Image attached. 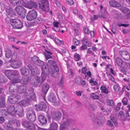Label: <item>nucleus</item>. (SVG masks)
Returning a JSON list of instances; mask_svg holds the SVG:
<instances>
[{
	"label": "nucleus",
	"mask_w": 130,
	"mask_h": 130,
	"mask_svg": "<svg viewBox=\"0 0 130 130\" xmlns=\"http://www.w3.org/2000/svg\"><path fill=\"white\" fill-rule=\"evenodd\" d=\"M59 24V22H53V26L55 27H56L57 28L59 26L58 25V24Z\"/></svg>",
	"instance_id": "nucleus-61"
},
{
	"label": "nucleus",
	"mask_w": 130,
	"mask_h": 130,
	"mask_svg": "<svg viewBox=\"0 0 130 130\" xmlns=\"http://www.w3.org/2000/svg\"><path fill=\"white\" fill-rule=\"evenodd\" d=\"M109 3L110 6L113 7H117L121 6V5L119 3L113 0L110 1Z\"/></svg>",
	"instance_id": "nucleus-25"
},
{
	"label": "nucleus",
	"mask_w": 130,
	"mask_h": 130,
	"mask_svg": "<svg viewBox=\"0 0 130 130\" xmlns=\"http://www.w3.org/2000/svg\"><path fill=\"white\" fill-rule=\"evenodd\" d=\"M61 123L60 127V130H68V126L73 122V120L66 115H63L61 121Z\"/></svg>",
	"instance_id": "nucleus-1"
},
{
	"label": "nucleus",
	"mask_w": 130,
	"mask_h": 130,
	"mask_svg": "<svg viewBox=\"0 0 130 130\" xmlns=\"http://www.w3.org/2000/svg\"><path fill=\"white\" fill-rule=\"evenodd\" d=\"M27 128L28 130H35V127L34 124L31 123Z\"/></svg>",
	"instance_id": "nucleus-43"
},
{
	"label": "nucleus",
	"mask_w": 130,
	"mask_h": 130,
	"mask_svg": "<svg viewBox=\"0 0 130 130\" xmlns=\"http://www.w3.org/2000/svg\"><path fill=\"white\" fill-rule=\"evenodd\" d=\"M90 96L94 99H98L99 98V96L95 94L94 93H91V94Z\"/></svg>",
	"instance_id": "nucleus-47"
},
{
	"label": "nucleus",
	"mask_w": 130,
	"mask_h": 130,
	"mask_svg": "<svg viewBox=\"0 0 130 130\" xmlns=\"http://www.w3.org/2000/svg\"><path fill=\"white\" fill-rule=\"evenodd\" d=\"M10 24L13 28L15 29H20L23 27L22 22L18 19L12 20L11 21Z\"/></svg>",
	"instance_id": "nucleus-5"
},
{
	"label": "nucleus",
	"mask_w": 130,
	"mask_h": 130,
	"mask_svg": "<svg viewBox=\"0 0 130 130\" xmlns=\"http://www.w3.org/2000/svg\"><path fill=\"white\" fill-rule=\"evenodd\" d=\"M22 64V63L21 61L14 62L11 64V66L12 68L15 69L18 68L19 66H21Z\"/></svg>",
	"instance_id": "nucleus-33"
},
{
	"label": "nucleus",
	"mask_w": 130,
	"mask_h": 130,
	"mask_svg": "<svg viewBox=\"0 0 130 130\" xmlns=\"http://www.w3.org/2000/svg\"><path fill=\"white\" fill-rule=\"evenodd\" d=\"M26 87L24 85L20 86L17 89L18 93L19 94L23 93L24 95L27 96L28 95V91H26Z\"/></svg>",
	"instance_id": "nucleus-14"
},
{
	"label": "nucleus",
	"mask_w": 130,
	"mask_h": 130,
	"mask_svg": "<svg viewBox=\"0 0 130 130\" xmlns=\"http://www.w3.org/2000/svg\"><path fill=\"white\" fill-rule=\"evenodd\" d=\"M15 10L17 13L20 15L24 16L26 13V11L25 9L22 6H17L15 7Z\"/></svg>",
	"instance_id": "nucleus-11"
},
{
	"label": "nucleus",
	"mask_w": 130,
	"mask_h": 130,
	"mask_svg": "<svg viewBox=\"0 0 130 130\" xmlns=\"http://www.w3.org/2000/svg\"><path fill=\"white\" fill-rule=\"evenodd\" d=\"M38 119L40 123L42 125L45 124L47 123V120L45 117L41 114L38 117Z\"/></svg>",
	"instance_id": "nucleus-23"
},
{
	"label": "nucleus",
	"mask_w": 130,
	"mask_h": 130,
	"mask_svg": "<svg viewBox=\"0 0 130 130\" xmlns=\"http://www.w3.org/2000/svg\"><path fill=\"white\" fill-rule=\"evenodd\" d=\"M8 112L11 115L13 116L15 115V105H10L7 107Z\"/></svg>",
	"instance_id": "nucleus-18"
},
{
	"label": "nucleus",
	"mask_w": 130,
	"mask_h": 130,
	"mask_svg": "<svg viewBox=\"0 0 130 130\" xmlns=\"http://www.w3.org/2000/svg\"><path fill=\"white\" fill-rule=\"evenodd\" d=\"M34 82V86L35 87L37 86L39 83H41L42 80H41L40 77H36L33 78Z\"/></svg>",
	"instance_id": "nucleus-29"
},
{
	"label": "nucleus",
	"mask_w": 130,
	"mask_h": 130,
	"mask_svg": "<svg viewBox=\"0 0 130 130\" xmlns=\"http://www.w3.org/2000/svg\"><path fill=\"white\" fill-rule=\"evenodd\" d=\"M5 106L4 98V97L1 96L0 98V107H4Z\"/></svg>",
	"instance_id": "nucleus-36"
},
{
	"label": "nucleus",
	"mask_w": 130,
	"mask_h": 130,
	"mask_svg": "<svg viewBox=\"0 0 130 130\" xmlns=\"http://www.w3.org/2000/svg\"><path fill=\"white\" fill-rule=\"evenodd\" d=\"M15 91H13L12 92H11V94L8 98V100L9 102L11 103L15 104L17 101L20 100L21 96L19 95L16 93Z\"/></svg>",
	"instance_id": "nucleus-2"
},
{
	"label": "nucleus",
	"mask_w": 130,
	"mask_h": 130,
	"mask_svg": "<svg viewBox=\"0 0 130 130\" xmlns=\"http://www.w3.org/2000/svg\"><path fill=\"white\" fill-rule=\"evenodd\" d=\"M12 76L11 80L13 83H19L20 82V76L19 72L17 70H14L12 72Z\"/></svg>",
	"instance_id": "nucleus-7"
},
{
	"label": "nucleus",
	"mask_w": 130,
	"mask_h": 130,
	"mask_svg": "<svg viewBox=\"0 0 130 130\" xmlns=\"http://www.w3.org/2000/svg\"><path fill=\"white\" fill-rule=\"evenodd\" d=\"M27 111V116L28 119L32 122L35 121L36 119V116L32 108L31 107L29 108Z\"/></svg>",
	"instance_id": "nucleus-3"
},
{
	"label": "nucleus",
	"mask_w": 130,
	"mask_h": 130,
	"mask_svg": "<svg viewBox=\"0 0 130 130\" xmlns=\"http://www.w3.org/2000/svg\"><path fill=\"white\" fill-rule=\"evenodd\" d=\"M39 59L38 57L36 56H34L31 58V60L35 64Z\"/></svg>",
	"instance_id": "nucleus-46"
},
{
	"label": "nucleus",
	"mask_w": 130,
	"mask_h": 130,
	"mask_svg": "<svg viewBox=\"0 0 130 130\" xmlns=\"http://www.w3.org/2000/svg\"><path fill=\"white\" fill-rule=\"evenodd\" d=\"M81 79V78L79 76H76L75 79V82L79 84Z\"/></svg>",
	"instance_id": "nucleus-52"
},
{
	"label": "nucleus",
	"mask_w": 130,
	"mask_h": 130,
	"mask_svg": "<svg viewBox=\"0 0 130 130\" xmlns=\"http://www.w3.org/2000/svg\"><path fill=\"white\" fill-rule=\"evenodd\" d=\"M31 123L27 121H23L22 122V124L23 126L27 128L28 127Z\"/></svg>",
	"instance_id": "nucleus-38"
},
{
	"label": "nucleus",
	"mask_w": 130,
	"mask_h": 130,
	"mask_svg": "<svg viewBox=\"0 0 130 130\" xmlns=\"http://www.w3.org/2000/svg\"><path fill=\"white\" fill-rule=\"evenodd\" d=\"M125 60L128 61L130 60V55L127 53V54H125L124 56L122 57Z\"/></svg>",
	"instance_id": "nucleus-41"
},
{
	"label": "nucleus",
	"mask_w": 130,
	"mask_h": 130,
	"mask_svg": "<svg viewBox=\"0 0 130 130\" xmlns=\"http://www.w3.org/2000/svg\"><path fill=\"white\" fill-rule=\"evenodd\" d=\"M27 7L29 9L32 8H37L38 7V4L37 3L33 1L29 2H28Z\"/></svg>",
	"instance_id": "nucleus-20"
},
{
	"label": "nucleus",
	"mask_w": 130,
	"mask_h": 130,
	"mask_svg": "<svg viewBox=\"0 0 130 130\" xmlns=\"http://www.w3.org/2000/svg\"><path fill=\"white\" fill-rule=\"evenodd\" d=\"M58 85L60 87H63V78L62 77L58 83Z\"/></svg>",
	"instance_id": "nucleus-49"
},
{
	"label": "nucleus",
	"mask_w": 130,
	"mask_h": 130,
	"mask_svg": "<svg viewBox=\"0 0 130 130\" xmlns=\"http://www.w3.org/2000/svg\"><path fill=\"white\" fill-rule=\"evenodd\" d=\"M5 74L7 77L9 79H11V78L10 76L11 75L12 76V71L9 70H7L5 71Z\"/></svg>",
	"instance_id": "nucleus-39"
},
{
	"label": "nucleus",
	"mask_w": 130,
	"mask_h": 130,
	"mask_svg": "<svg viewBox=\"0 0 130 130\" xmlns=\"http://www.w3.org/2000/svg\"><path fill=\"white\" fill-rule=\"evenodd\" d=\"M5 57L6 58H9L11 57L10 60V61H13L16 58V57H15L14 58V56L13 55V52L10 49H6L5 51Z\"/></svg>",
	"instance_id": "nucleus-10"
},
{
	"label": "nucleus",
	"mask_w": 130,
	"mask_h": 130,
	"mask_svg": "<svg viewBox=\"0 0 130 130\" xmlns=\"http://www.w3.org/2000/svg\"><path fill=\"white\" fill-rule=\"evenodd\" d=\"M114 90L116 92H118L119 90V88L116 85H115L113 86Z\"/></svg>",
	"instance_id": "nucleus-64"
},
{
	"label": "nucleus",
	"mask_w": 130,
	"mask_h": 130,
	"mask_svg": "<svg viewBox=\"0 0 130 130\" xmlns=\"http://www.w3.org/2000/svg\"><path fill=\"white\" fill-rule=\"evenodd\" d=\"M84 30L85 33L86 34H89L90 33V31L89 30L88 28L87 27H84Z\"/></svg>",
	"instance_id": "nucleus-54"
},
{
	"label": "nucleus",
	"mask_w": 130,
	"mask_h": 130,
	"mask_svg": "<svg viewBox=\"0 0 130 130\" xmlns=\"http://www.w3.org/2000/svg\"><path fill=\"white\" fill-rule=\"evenodd\" d=\"M42 71L41 74V78L42 82L45 80L46 78V76L49 73L48 70L47 69L46 67L45 66H43L41 67Z\"/></svg>",
	"instance_id": "nucleus-8"
},
{
	"label": "nucleus",
	"mask_w": 130,
	"mask_h": 130,
	"mask_svg": "<svg viewBox=\"0 0 130 130\" xmlns=\"http://www.w3.org/2000/svg\"><path fill=\"white\" fill-rule=\"evenodd\" d=\"M85 45H83L80 47V50H85L87 48V46Z\"/></svg>",
	"instance_id": "nucleus-60"
},
{
	"label": "nucleus",
	"mask_w": 130,
	"mask_h": 130,
	"mask_svg": "<svg viewBox=\"0 0 130 130\" xmlns=\"http://www.w3.org/2000/svg\"><path fill=\"white\" fill-rule=\"evenodd\" d=\"M102 117L100 116L97 117L96 118H94V119L92 118L93 121L94 122V127L95 128H97L99 125H101L102 124V121L101 119Z\"/></svg>",
	"instance_id": "nucleus-17"
},
{
	"label": "nucleus",
	"mask_w": 130,
	"mask_h": 130,
	"mask_svg": "<svg viewBox=\"0 0 130 130\" xmlns=\"http://www.w3.org/2000/svg\"><path fill=\"white\" fill-rule=\"evenodd\" d=\"M115 62L119 67L124 68L126 66L127 62L123 61L122 59L119 58H117L115 59Z\"/></svg>",
	"instance_id": "nucleus-16"
},
{
	"label": "nucleus",
	"mask_w": 130,
	"mask_h": 130,
	"mask_svg": "<svg viewBox=\"0 0 130 130\" xmlns=\"http://www.w3.org/2000/svg\"><path fill=\"white\" fill-rule=\"evenodd\" d=\"M6 129V130H14V128L11 125H9V126L7 125Z\"/></svg>",
	"instance_id": "nucleus-57"
},
{
	"label": "nucleus",
	"mask_w": 130,
	"mask_h": 130,
	"mask_svg": "<svg viewBox=\"0 0 130 130\" xmlns=\"http://www.w3.org/2000/svg\"><path fill=\"white\" fill-rule=\"evenodd\" d=\"M15 114L16 113L20 117H22L24 116L23 108L20 105L15 106Z\"/></svg>",
	"instance_id": "nucleus-12"
},
{
	"label": "nucleus",
	"mask_w": 130,
	"mask_h": 130,
	"mask_svg": "<svg viewBox=\"0 0 130 130\" xmlns=\"http://www.w3.org/2000/svg\"><path fill=\"white\" fill-rule=\"evenodd\" d=\"M6 11L8 17H11L16 16L15 13L11 8L9 7L6 9Z\"/></svg>",
	"instance_id": "nucleus-22"
},
{
	"label": "nucleus",
	"mask_w": 130,
	"mask_h": 130,
	"mask_svg": "<svg viewBox=\"0 0 130 130\" xmlns=\"http://www.w3.org/2000/svg\"><path fill=\"white\" fill-rule=\"evenodd\" d=\"M20 105H22L23 106H28L29 103L28 101L25 100H23L19 102Z\"/></svg>",
	"instance_id": "nucleus-37"
},
{
	"label": "nucleus",
	"mask_w": 130,
	"mask_h": 130,
	"mask_svg": "<svg viewBox=\"0 0 130 130\" xmlns=\"http://www.w3.org/2000/svg\"><path fill=\"white\" fill-rule=\"evenodd\" d=\"M83 44L84 45L87 46L88 47H90L91 45V43L87 39H83L82 40Z\"/></svg>",
	"instance_id": "nucleus-35"
},
{
	"label": "nucleus",
	"mask_w": 130,
	"mask_h": 130,
	"mask_svg": "<svg viewBox=\"0 0 130 130\" xmlns=\"http://www.w3.org/2000/svg\"><path fill=\"white\" fill-rule=\"evenodd\" d=\"M61 116V112L59 111H56L53 113L52 117L54 120L58 121L60 119Z\"/></svg>",
	"instance_id": "nucleus-19"
},
{
	"label": "nucleus",
	"mask_w": 130,
	"mask_h": 130,
	"mask_svg": "<svg viewBox=\"0 0 130 130\" xmlns=\"http://www.w3.org/2000/svg\"><path fill=\"white\" fill-rule=\"evenodd\" d=\"M108 78L110 79L112 81L114 82L115 81V79L111 75H108Z\"/></svg>",
	"instance_id": "nucleus-63"
},
{
	"label": "nucleus",
	"mask_w": 130,
	"mask_h": 130,
	"mask_svg": "<svg viewBox=\"0 0 130 130\" xmlns=\"http://www.w3.org/2000/svg\"><path fill=\"white\" fill-rule=\"evenodd\" d=\"M106 125L110 127L113 126V125L112 122L109 120L107 121Z\"/></svg>",
	"instance_id": "nucleus-53"
},
{
	"label": "nucleus",
	"mask_w": 130,
	"mask_h": 130,
	"mask_svg": "<svg viewBox=\"0 0 130 130\" xmlns=\"http://www.w3.org/2000/svg\"><path fill=\"white\" fill-rule=\"evenodd\" d=\"M119 114V116H120L122 119L123 118H123L124 116V114H123V112L122 111H120Z\"/></svg>",
	"instance_id": "nucleus-59"
},
{
	"label": "nucleus",
	"mask_w": 130,
	"mask_h": 130,
	"mask_svg": "<svg viewBox=\"0 0 130 130\" xmlns=\"http://www.w3.org/2000/svg\"><path fill=\"white\" fill-rule=\"evenodd\" d=\"M37 108L38 110H39L45 111L46 108L45 103L43 102H41L37 106Z\"/></svg>",
	"instance_id": "nucleus-21"
},
{
	"label": "nucleus",
	"mask_w": 130,
	"mask_h": 130,
	"mask_svg": "<svg viewBox=\"0 0 130 130\" xmlns=\"http://www.w3.org/2000/svg\"><path fill=\"white\" fill-rule=\"evenodd\" d=\"M35 64L38 66H41L44 64V63L43 61L40 60L39 59Z\"/></svg>",
	"instance_id": "nucleus-42"
},
{
	"label": "nucleus",
	"mask_w": 130,
	"mask_h": 130,
	"mask_svg": "<svg viewBox=\"0 0 130 130\" xmlns=\"http://www.w3.org/2000/svg\"><path fill=\"white\" fill-rule=\"evenodd\" d=\"M49 88V86L47 84H45L43 85L42 86V92L41 95L43 97V99L45 101L46 100L45 95Z\"/></svg>",
	"instance_id": "nucleus-13"
},
{
	"label": "nucleus",
	"mask_w": 130,
	"mask_h": 130,
	"mask_svg": "<svg viewBox=\"0 0 130 130\" xmlns=\"http://www.w3.org/2000/svg\"><path fill=\"white\" fill-rule=\"evenodd\" d=\"M9 2L12 5L15 6L20 5L23 4L24 1L23 0H10Z\"/></svg>",
	"instance_id": "nucleus-26"
},
{
	"label": "nucleus",
	"mask_w": 130,
	"mask_h": 130,
	"mask_svg": "<svg viewBox=\"0 0 130 130\" xmlns=\"http://www.w3.org/2000/svg\"><path fill=\"white\" fill-rule=\"evenodd\" d=\"M28 67L31 71V74L33 75L34 76L35 74H37L39 73V70L36 66L29 64Z\"/></svg>",
	"instance_id": "nucleus-15"
},
{
	"label": "nucleus",
	"mask_w": 130,
	"mask_h": 130,
	"mask_svg": "<svg viewBox=\"0 0 130 130\" xmlns=\"http://www.w3.org/2000/svg\"><path fill=\"white\" fill-rule=\"evenodd\" d=\"M128 52L125 50H121L120 51L119 53L120 55L122 57L124 56L125 54H127Z\"/></svg>",
	"instance_id": "nucleus-48"
},
{
	"label": "nucleus",
	"mask_w": 130,
	"mask_h": 130,
	"mask_svg": "<svg viewBox=\"0 0 130 130\" xmlns=\"http://www.w3.org/2000/svg\"><path fill=\"white\" fill-rule=\"evenodd\" d=\"M108 13H104L101 15V17L104 18H106L108 17Z\"/></svg>",
	"instance_id": "nucleus-58"
},
{
	"label": "nucleus",
	"mask_w": 130,
	"mask_h": 130,
	"mask_svg": "<svg viewBox=\"0 0 130 130\" xmlns=\"http://www.w3.org/2000/svg\"><path fill=\"white\" fill-rule=\"evenodd\" d=\"M50 130H57L58 125L54 122L51 123L50 124Z\"/></svg>",
	"instance_id": "nucleus-34"
},
{
	"label": "nucleus",
	"mask_w": 130,
	"mask_h": 130,
	"mask_svg": "<svg viewBox=\"0 0 130 130\" xmlns=\"http://www.w3.org/2000/svg\"><path fill=\"white\" fill-rule=\"evenodd\" d=\"M124 116H125V117L124 116L123 118H122V119L123 120H125L127 118H128L129 117V115L128 112H127L124 115Z\"/></svg>",
	"instance_id": "nucleus-55"
},
{
	"label": "nucleus",
	"mask_w": 130,
	"mask_h": 130,
	"mask_svg": "<svg viewBox=\"0 0 130 130\" xmlns=\"http://www.w3.org/2000/svg\"><path fill=\"white\" fill-rule=\"evenodd\" d=\"M34 89L33 88H30L28 89V95L27 96H28L29 97L27 98L28 101L31 102L32 101L36 100V97L35 94L34 93Z\"/></svg>",
	"instance_id": "nucleus-9"
},
{
	"label": "nucleus",
	"mask_w": 130,
	"mask_h": 130,
	"mask_svg": "<svg viewBox=\"0 0 130 130\" xmlns=\"http://www.w3.org/2000/svg\"><path fill=\"white\" fill-rule=\"evenodd\" d=\"M66 2L67 3L70 5H72L73 3V0H66Z\"/></svg>",
	"instance_id": "nucleus-56"
},
{
	"label": "nucleus",
	"mask_w": 130,
	"mask_h": 130,
	"mask_svg": "<svg viewBox=\"0 0 130 130\" xmlns=\"http://www.w3.org/2000/svg\"><path fill=\"white\" fill-rule=\"evenodd\" d=\"M74 58L76 61H78L80 59V57L79 54L77 53H75L74 55Z\"/></svg>",
	"instance_id": "nucleus-44"
},
{
	"label": "nucleus",
	"mask_w": 130,
	"mask_h": 130,
	"mask_svg": "<svg viewBox=\"0 0 130 130\" xmlns=\"http://www.w3.org/2000/svg\"><path fill=\"white\" fill-rule=\"evenodd\" d=\"M39 4V8L43 11L46 13L49 11L50 8L47 0H43Z\"/></svg>",
	"instance_id": "nucleus-4"
},
{
	"label": "nucleus",
	"mask_w": 130,
	"mask_h": 130,
	"mask_svg": "<svg viewBox=\"0 0 130 130\" xmlns=\"http://www.w3.org/2000/svg\"><path fill=\"white\" fill-rule=\"evenodd\" d=\"M128 102V100L125 97L122 100L123 103L124 105H127V104Z\"/></svg>",
	"instance_id": "nucleus-51"
},
{
	"label": "nucleus",
	"mask_w": 130,
	"mask_h": 130,
	"mask_svg": "<svg viewBox=\"0 0 130 130\" xmlns=\"http://www.w3.org/2000/svg\"><path fill=\"white\" fill-rule=\"evenodd\" d=\"M107 104L110 106H113L114 105V103L112 100H108L106 101Z\"/></svg>",
	"instance_id": "nucleus-45"
},
{
	"label": "nucleus",
	"mask_w": 130,
	"mask_h": 130,
	"mask_svg": "<svg viewBox=\"0 0 130 130\" xmlns=\"http://www.w3.org/2000/svg\"><path fill=\"white\" fill-rule=\"evenodd\" d=\"M38 14L37 12L35 10H31L28 12L26 16L27 20L28 21H31L35 19Z\"/></svg>",
	"instance_id": "nucleus-6"
},
{
	"label": "nucleus",
	"mask_w": 130,
	"mask_h": 130,
	"mask_svg": "<svg viewBox=\"0 0 130 130\" xmlns=\"http://www.w3.org/2000/svg\"><path fill=\"white\" fill-rule=\"evenodd\" d=\"M23 76H27L29 74V71L25 67H23L20 70Z\"/></svg>",
	"instance_id": "nucleus-31"
},
{
	"label": "nucleus",
	"mask_w": 130,
	"mask_h": 130,
	"mask_svg": "<svg viewBox=\"0 0 130 130\" xmlns=\"http://www.w3.org/2000/svg\"><path fill=\"white\" fill-rule=\"evenodd\" d=\"M47 99L48 101L51 102H54L56 100V98L55 95L52 92H51L48 96Z\"/></svg>",
	"instance_id": "nucleus-30"
},
{
	"label": "nucleus",
	"mask_w": 130,
	"mask_h": 130,
	"mask_svg": "<svg viewBox=\"0 0 130 130\" xmlns=\"http://www.w3.org/2000/svg\"><path fill=\"white\" fill-rule=\"evenodd\" d=\"M86 82L85 81V80H80V81L79 84H80L82 85L83 86L85 85L86 84Z\"/></svg>",
	"instance_id": "nucleus-62"
},
{
	"label": "nucleus",
	"mask_w": 130,
	"mask_h": 130,
	"mask_svg": "<svg viewBox=\"0 0 130 130\" xmlns=\"http://www.w3.org/2000/svg\"><path fill=\"white\" fill-rule=\"evenodd\" d=\"M122 12L126 14H127L130 11V10L126 7H122L121 9Z\"/></svg>",
	"instance_id": "nucleus-40"
},
{
	"label": "nucleus",
	"mask_w": 130,
	"mask_h": 130,
	"mask_svg": "<svg viewBox=\"0 0 130 130\" xmlns=\"http://www.w3.org/2000/svg\"><path fill=\"white\" fill-rule=\"evenodd\" d=\"M47 65L51 67H52V69H55L56 68H58L56 64V63L54 60H48L47 62Z\"/></svg>",
	"instance_id": "nucleus-27"
},
{
	"label": "nucleus",
	"mask_w": 130,
	"mask_h": 130,
	"mask_svg": "<svg viewBox=\"0 0 130 130\" xmlns=\"http://www.w3.org/2000/svg\"><path fill=\"white\" fill-rule=\"evenodd\" d=\"M58 68H56L55 69H52L51 73V76L54 77H56L57 76L58 73L59 71Z\"/></svg>",
	"instance_id": "nucleus-28"
},
{
	"label": "nucleus",
	"mask_w": 130,
	"mask_h": 130,
	"mask_svg": "<svg viewBox=\"0 0 130 130\" xmlns=\"http://www.w3.org/2000/svg\"><path fill=\"white\" fill-rule=\"evenodd\" d=\"M45 50V52L44 53V55L46 59L47 60L51 58L52 57L51 55L53 54V53L51 52L52 49H51V50L47 49Z\"/></svg>",
	"instance_id": "nucleus-24"
},
{
	"label": "nucleus",
	"mask_w": 130,
	"mask_h": 130,
	"mask_svg": "<svg viewBox=\"0 0 130 130\" xmlns=\"http://www.w3.org/2000/svg\"><path fill=\"white\" fill-rule=\"evenodd\" d=\"M55 42L59 45H60L61 44H62L63 43L62 41L60 40L57 38H55Z\"/></svg>",
	"instance_id": "nucleus-50"
},
{
	"label": "nucleus",
	"mask_w": 130,
	"mask_h": 130,
	"mask_svg": "<svg viewBox=\"0 0 130 130\" xmlns=\"http://www.w3.org/2000/svg\"><path fill=\"white\" fill-rule=\"evenodd\" d=\"M30 79L28 77H23L22 79H20V82L21 83H22V84H23L25 85H26L28 84L30 81Z\"/></svg>",
	"instance_id": "nucleus-32"
}]
</instances>
